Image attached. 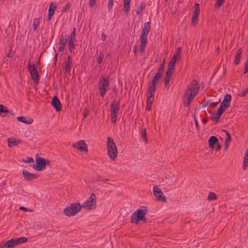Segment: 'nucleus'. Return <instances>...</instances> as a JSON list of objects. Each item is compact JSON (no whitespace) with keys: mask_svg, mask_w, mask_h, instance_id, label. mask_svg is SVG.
I'll return each mask as SVG.
<instances>
[{"mask_svg":"<svg viewBox=\"0 0 248 248\" xmlns=\"http://www.w3.org/2000/svg\"><path fill=\"white\" fill-rule=\"evenodd\" d=\"M14 238H12L5 243L2 242L0 244V248H13L15 247L13 242Z\"/></svg>","mask_w":248,"mask_h":248,"instance_id":"obj_19","label":"nucleus"},{"mask_svg":"<svg viewBox=\"0 0 248 248\" xmlns=\"http://www.w3.org/2000/svg\"><path fill=\"white\" fill-rule=\"evenodd\" d=\"M22 161L23 162L29 163H32L34 162V160H33V158L31 157H27L26 159H22Z\"/></svg>","mask_w":248,"mask_h":248,"instance_id":"obj_48","label":"nucleus"},{"mask_svg":"<svg viewBox=\"0 0 248 248\" xmlns=\"http://www.w3.org/2000/svg\"><path fill=\"white\" fill-rule=\"evenodd\" d=\"M248 93V87L245 89H244L241 93L238 94V95L240 97L245 96Z\"/></svg>","mask_w":248,"mask_h":248,"instance_id":"obj_47","label":"nucleus"},{"mask_svg":"<svg viewBox=\"0 0 248 248\" xmlns=\"http://www.w3.org/2000/svg\"><path fill=\"white\" fill-rule=\"evenodd\" d=\"M248 167V150L246 151L243 158V169L245 170Z\"/></svg>","mask_w":248,"mask_h":248,"instance_id":"obj_26","label":"nucleus"},{"mask_svg":"<svg viewBox=\"0 0 248 248\" xmlns=\"http://www.w3.org/2000/svg\"><path fill=\"white\" fill-rule=\"evenodd\" d=\"M177 57H178V56L176 55V54H174L173 55L172 57L171 58L170 62H174V63H176V59H177Z\"/></svg>","mask_w":248,"mask_h":248,"instance_id":"obj_55","label":"nucleus"},{"mask_svg":"<svg viewBox=\"0 0 248 248\" xmlns=\"http://www.w3.org/2000/svg\"><path fill=\"white\" fill-rule=\"evenodd\" d=\"M194 121H195L196 128H197V130H199V123H198V121L195 115L194 116Z\"/></svg>","mask_w":248,"mask_h":248,"instance_id":"obj_57","label":"nucleus"},{"mask_svg":"<svg viewBox=\"0 0 248 248\" xmlns=\"http://www.w3.org/2000/svg\"><path fill=\"white\" fill-rule=\"evenodd\" d=\"M96 196L94 193H92L89 199L81 204V208H88L89 210L93 209L96 207Z\"/></svg>","mask_w":248,"mask_h":248,"instance_id":"obj_7","label":"nucleus"},{"mask_svg":"<svg viewBox=\"0 0 248 248\" xmlns=\"http://www.w3.org/2000/svg\"><path fill=\"white\" fill-rule=\"evenodd\" d=\"M22 174L24 178L28 181H32L38 177V175L31 173L25 170H23Z\"/></svg>","mask_w":248,"mask_h":248,"instance_id":"obj_16","label":"nucleus"},{"mask_svg":"<svg viewBox=\"0 0 248 248\" xmlns=\"http://www.w3.org/2000/svg\"><path fill=\"white\" fill-rule=\"evenodd\" d=\"M148 91V94L147 96V100H146V110H150L151 109V107L154 100V95L155 93L149 91Z\"/></svg>","mask_w":248,"mask_h":248,"instance_id":"obj_14","label":"nucleus"},{"mask_svg":"<svg viewBox=\"0 0 248 248\" xmlns=\"http://www.w3.org/2000/svg\"><path fill=\"white\" fill-rule=\"evenodd\" d=\"M142 131L141 133V137L142 139H143L145 142L146 143H148V138H147V135L146 133V127H144L142 129Z\"/></svg>","mask_w":248,"mask_h":248,"instance_id":"obj_31","label":"nucleus"},{"mask_svg":"<svg viewBox=\"0 0 248 248\" xmlns=\"http://www.w3.org/2000/svg\"><path fill=\"white\" fill-rule=\"evenodd\" d=\"M163 74L157 72L155 75L153 77L151 81L149 82L148 86V90L149 91L155 92V85L157 81L162 78Z\"/></svg>","mask_w":248,"mask_h":248,"instance_id":"obj_9","label":"nucleus"},{"mask_svg":"<svg viewBox=\"0 0 248 248\" xmlns=\"http://www.w3.org/2000/svg\"><path fill=\"white\" fill-rule=\"evenodd\" d=\"M225 109L222 108V107H219L217 108V113L218 117H221L223 113L225 111Z\"/></svg>","mask_w":248,"mask_h":248,"instance_id":"obj_44","label":"nucleus"},{"mask_svg":"<svg viewBox=\"0 0 248 248\" xmlns=\"http://www.w3.org/2000/svg\"><path fill=\"white\" fill-rule=\"evenodd\" d=\"M138 46L137 45H135L134 46V50L133 52L136 54L137 52V51L138 50Z\"/></svg>","mask_w":248,"mask_h":248,"instance_id":"obj_63","label":"nucleus"},{"mask_svg":"<svg viewBox=\"0 0 248 248\" xmlns=\"http://www.w3.org/2000/svg\"><path fill=\"white\" fill-rule=\"evenodd\" d=\"M90 111L88 109L85 108L84 109V114H83V116L84 118H86L87 116L89 114Z\"/></svg>","mask_w":248,"mask_h":248,"instance_id":"obj_54","label":"nucleus"},{"mask_svg":"<svg viewBox=\"0 0 248 248\" xmlns=\"http://www.w3.org/2000/svg\"><path fill=\"white\" fill-rule=\"evenodd\" d=\"M218 142V139L215 136H211L208 140L209 146L211 148H214L215 144Z\"/></svg>","mask_w":248,"mask_h":248,"instance_id":"obj_20","label":"nucleus"},{"mask_svg":"<svg viewBox=\"0 0 248 248\" xmlns=\"http://www.w3.org/2000/svg\"><path fill=\"white\" fill-rule=\"evenodd\" d=\"M56 8V5L52 3H50L48 9V14L47 16L48 21L51 19L52 16L54 15L55 11Z\"/></svg>","mask_w":248,"mask_h":248,"instance_id":"obj_18","label":"nucleus"},{"mask_svg":"<svg viewBox=\"0 0 248 248\" xmlns=\"http://www.w3.org/2000/svg\"><path fill=\"white\" fill-rule=\"evenodd\" d=\"M222 131L225 132L227 136V138L225 141H226V142H230L232 140L231 136L230 134L226 130H222Z\"/></svg>","mask_w":248,"mask_h":248,"instance_id":"obj_41","label":"nucleus"},{"mask_svg":"<svg viewBox=\"0 0 248 248\" xmlns=\"http://www.w3.org/2000/svg\"><path fill=\"white\" fill-rule=\"evenodd\" d=\"M147 207L144 206L137 209L131 215L130 222L138 224L140 221H143L144 223H146L147 221L145 215L147 213Z\"/></svg>","mask_w":248,"mask_h":248,"instance_id":"obj_2","label":"nucleus"},{"mask_svg":"<svg viewBox=\"0 0 248 248\" xmlns=\"http://www.w3.org/2000/svg\"><path fill=\"white\" fill-rule=\"evenodd\" d=\"M40 18H35L33 20V24H32V28L34 31H35L37 27L40 24Z\"/></svg>","mask_w":248,"mask_h":248,"instance_id":"obj_32","label":"nucleus"},{"mask_svg":"<svg viewBox=\"0 0 248 248\" xmlns=\"http://www.w3.org/2000/svg\"><path fill=\"white\" fill-rule=\"evenodd\" d=\"M68 50L71 53L74 52V50L75 49L74 40H69L68 42Z\"/></svg>","mask_w":248,"mask_h":248,"instance_id":"obj_28","label":"nucleus"},{"mask_svg":"<svg viewBox=\"0 0 248 248\" xmlns=\"http://www.w3.org/2000/svg\"><path fill=\"white\" fill-rule=\"evenodd\" d=\"M242 53V48H240L237 50L235 55L234 61L233 62V63L235 65H237L240 63Z\"/></svg>","mask_w":248,"mask_h":248,"instance_id":"obj_21","label":"nucleus"},{"mask_svg":"<svg viewBox=\"0 0 248 248\" xmlns=\"http://www.w3.org/2000/svg\"><path fill=\"white\" fill-rule=\"evenodd\" d=\"M171 76H172L171 75L168 74V73L167 74L165 73V76L164 78V84L166 86H167L169 84Z\"/></svg>","mask_w":248,"mask_h":248,"instance_id":"obj_33","label":"nucleus"},{"mask_svg":"<svg viewBox=\"0 0 248 248\" xmlns=\"http://www.w3.org/2000/svg\"><path fill=\"white\" fill-rule=\"evenodd\" d=\"M104 57V55L102 53H100L99 54V56L97 59V62L98 64H101L102 62L103 58Z\"/></svg>","mask_w":248,"mask_h":248,"instance_id":"obj_43","label":"nucleus"},{"mask_svg":"<svg viewBox=\"0 0 248 248\" xmlns=\"http://www.w3.org/2000/svg\"><path fill=\"white\" fill-rule=\"evenodd\" d=\"M28 240L26 237H20L18 238H14L13 242L15 246L18 245L20 244L25 243Z\"/></svg>","mask_w":248,"mask_h":248,"instance_id":"obj_27","label":"nucleus"},{"mask_svg":"<svg viewBox=\"0 0 248 248\" xmlns=\"http://www.w3.org/2000/svg\"><path fill=\"white\" fill-rule=\"evenodd\" d=\"M147 43H143L140 42V51L141 53H143L145 51V48L146 46Z\"/></svg>","mask_w":248,"mask_h":248,"instance_id":"obj_45","label":"nucleus"},{"mask_svg":"<svg viewBox=\"0 0 248 248\" xmlns=\"http://www.w3.org/2000/svg\"><path fill=\"white\" fill-rule=\"evenodd\" d=\"M21 142L19 140H17L15 138H8V146L11 147L13 146H17Z\"/></svg>","mask_w":248,"mask_h":248,"instance_id":"obj_23","label":"nucleus"},{"mask_svg":"<svg viewBox=\"0 0 248 248\" xmlns=\"http://www.w3.org/2000/svg\"><path fill=\"white\" fill-rule=\"evenodd\" d=\"M107 147L108 156L112 160H115L117 156L118 151L114 140L111 137L107 138Z\"/></svg>","mask_w":248,"mask_h":248,"instance_id":"obj_3","label":"nucleus"},{"mask_svg":"<svg viewBox=\"0 0 248 248\" xmlns=\"http://www.w3.org/2000/svg\"><path fill=\"white\" fill-rule=\"evenodd\" d=\"M72 62V57L70 55H69L67 57V59L64 62L65 65L64 68L65 73H69L71 72Z\"/></svg>","mask_w":248,"mask_h":248,"instance_id":"obj_17","label":"nucleus"},{"mask_svg":"<svg viewBox=\"0 0 248 248\" xmlns=\"http://www.w3.org/2000/svg\"><path fill=\"white\" fill-rule=\"evenodd\" d=\"M19 209L20 210L24 211H31V210H29V208H26L23 206L19 207Z\"/></svg>","mask_w":248,"mask_h":248,"instance_id":"obj_59","label":"nucleus"},{"mask_svg":"<svg viewBox=\"0 0 248 248\" xmlns=\"http://www.w3.org/2000/svg\"><path fill=\"white\" fill-rule=\"evenodd\" d=\"M121 99L119 98L117 101L115 100L113 101L110 105L111 115H118L120 109Z\"/></svg>","mask_w":248,"mask_h":248,"instance_id":"obj_12","label":"nucleus"},{"mask_svg":"<svg viewBox=\"0 0 248 248\" xmlns=\"http://www.w3.org/2000/svg\"><path fill=\"white\" fill-rule=\"evenodd\" d=\"M151 24L150 22L144 23L140 36V42L147 43V36L151 29Z\"/></svg>","mask_w":248,"mask_h":248,"instance_id":"obj_8","label":"nucleus"},{"mask_svg":"<svg viewBox=\"0 0 248 248\" xmlns=\"http://www.w3.org/2000/svg\"><path fill=\"white\" fill-rule=\"evenodd\" d=\"M73 146L80 151L87 152L88 151L87 144L83 140L77 141L76 143H73Z\"/></svg>","mask_w":248,"mask_h":248,"instance_id":"obj_13","label":"nucleus"},{"mask_svg":"<svg viewBox=\"0 0 248 248\" xmlns=\"http://www.w3.org/2000/svg\"><path fill=\"white\" fill-rule=\"evenodd\" d=\"M108 77H106L104 75H101L98 83V88L101 96H104L108 86Z\"/></svg>","mask_w":248,"mask_h":248,"instance_id":"obj_5","label":"nucleus"},{"mask_svg":"<svg viewBox=\"0 0 248 248\" xmlns=\"http://www.w3.org/2000/svg\"><path fill=\"white\" fill-rule=\"evenodd\" d=\"M248 72V57L245 64V68L244 71V74H246Z\"/></svg>","mask_w":248,"mask_h":248,"instance_id":"obj_51","label":"nucleus"},{"mask_svg":"<svg viewBox=\"0 0 248 248\" xmlns=\"http://www.w3.org/2000/svg\"><path fill=\"white\" fill-rule=\"evenodd\" d=\"M68 41V36L62 33L60 36V45L61 46H66Z\"/></svg>","mask_w":248,"mask_h":248,"instance_id":"obj_25","label":"nucleus"},{"mask_svg":"<svg viewBox=\"0 0 248 248\" xmlns=\"http://www.w3.org/2000/svg\"><path fill=\"white\" fill-rule=\"evenodd\" d=\"M76 28L74 27L73 29L72 32L71 33L69 40H75L76 36Z\"/></svg>","mask_w":248,"mask_h":248,"instance_id":"obj_40","label":"nucleus"},{"mask_svg":"<svg viewBox=\"0 0 248 248\" xmlns=\"http://www.w3.org/2000/svg\"><path fill=\"white\" fill-rule=\"evenodd\" d=\"M32 167L37 171L45 169L46 167V159L42 157H36V164H33Z\"/></svg>","mask_w":248,"mask_h":248,"instance_id":"obj_10","label":"nucleus"},{"mask_svg":"<svg viewBox=\"0 0 248 248\" xmlns=\"http://www.w3.org/2000/svg\"><path fill=\"white\" fill-rule=\"evenodd\" d=\"M130 1H124V10L125 13L128 14L130 10Z\"/></svg>","mask_w":248,"mask_h":248,"instance_id":"obj_30","label":"nucleus"},{"mask_svg":"<svg viewBox=\"0 0 248 248\" xmlns=\"http://www.w3.org/2000/svg\"><path fill=\"white\" fill-rule=\"evenodd\" d=\"M13 52H12V50H10L8 53L7 54V56L9 58H11L13 56Z\"/></svg>","mask_w":248,"mask_h":248,"instance_id":"obj_61","label":"nucleus"},{"mask_svg":"<svg viewBox=\"0 0 248 248\" xmlns=\"http://www.w3.org/2000/svg\"><path fill=\"white\" fill-rule=\"evenodd\" d=\"M232 99V96L230 94H226L224 96V99L222 101V102L224 104H227L229 106L230 102L231 101Z\"/></svg>","mask_w":248,"mask_h":248,"instance_id":"obj_29","label":"nucleus"},{"mask_svg":"<svg viewBox=\"0 0 248 248\" xmlns=\"http://www.w3.org/2000/svg\"><path fill=\"white\" fill-rule=\"evenodd\" d=\"M164 69L165 65H164V64H161L159 66L158 72H161L163 74L164 72Z\"/></svg>","mask_w":248,"mask_h":248,"instance_id":"obj_52","label":"nucleus"},{"mask_svg":"<svg viewBox=\"0 0 248 248\" xmlns=\"http://www.w3.org/2000/svg\"><path fill=\"white\" fill-rule=\"evenodd\" d=\"M153 192L154 195L156 198L157 201L166 202L167 200L166 197L164 196H163V193L158 186H154Z\"/></svg>","mask_w":248,"mask_h":248,"instance_id":"obj_11","label":"nucleus"},{"mask_svg":"<svg viewBox=\"0 0 248 248\" xmlns=\"http://www.w3.org/2000/svg\"><path fill=\"white\" fill-rule=\"evenodd\" d=\"M146 5L144 2H141L140 4V6L138 7V9L137 11V15L140 14L142 11V10L145 8Z\"/></svg>","mask_w":248,"mask_h":248,"instance_id":"obj_37","label":"nucleus"},{"mask_svg":"<svg viewBox=\"0 0 248 248\" xmlns=\"http://www.w3.org/2000/svg\"><path fill=\"white\" fill-rule=\"evenodd\" d=\"M218 104V102H212L209 103V105L212 107H215Z\"/></svg>","mask_w":248,"mask_h":248,"instance_id":"obj_62","label":"nucleus"},{"mask_svg":"<svg viewBox=\"0 0 248 248\" xmlns=\"http://www.w3.org/2000/svg\"><path fill=\"white\" fill-rule=\"evenodd\" d=\"M71 3L70 2H68L66 4V5L63 7V8L62 10V13H64L66 11H67V10H68L70 9V8L71 7Z\"/></svg>","mask_w":248,"mask_h":248,"instance_id":"obj_49","label":"nucleus"},{"mask_svg":"<svg viewBox=\"0 0 248 248\" xmlns=\"http://www.w3.org/2000/svg\"><path fill=\"white\" fill-rule=\"evenodd\" d=\"M9 112V110L7 107L0 104V115H1L2 113H7Z\"/></svg>","mask_w":248,"mask_h":248,"instance_id":"obj_34","label":"nucleus"},{"mask_svg":"<svg viewBox=\"0 0 248 248\" xmlns=\"http://www.w3.org/2000/svg\"><path fill=\"white\" fill-rule=\"evenodd\" d=\"M52 57V52L51 51L50 52V53L49 54V55H48V56L46 58L45 63H46V65H47L49 63Z\"/></svg>","mask_w":248,"mask_h":248,"instance_id":"obj_46","label":"nucleus"},{"mask_svg":"<svg viewBox=\"0 0 248 248\" xmlns=\"http://www.w3.org/2000/svg\"><path fill=\"white\" fill-rule=\"evenodd\" d=\"M175 63L172 62H170L168 63V67L167 71L166 72V74H168L170 75H172V72L174 70L175 68Z\"/></svg>","mask_w":248,"mask_h":248,"instance_id":"obj_24","label":"nucleus"},{"mask_svg":"<svg viewBox=\"0 0 248 248\" xmlns=\"http://www.w3.org/2000/svg\"><path fill=\"white\" fill-rule=\"evenodd\" d=\"M57 60H58V54L57 53H55L54 57L53 58L54 66H55L56 65V63L57 62Z\"/></svg>","mask_w":248,"mask_h":248,"instance_id":"obj_56","label":"nucleus"},{"mask_svg":"<svg viewBox=\"0 0 248 248\" xmlns=\"http://www.w3.org/2000/svg\"><path fill=\"white\" fill-rule=\"evenodd\" d=\"M217 199V195L212 192H210L208 194L207 199L209 201L216 200Z\"/></svg>","mask_w":248,"mask_h":248,"instance_id":"obj_35","label":"nucleus"},{"mask_svg":"<svg viewBox=\"0 0 248 248\" xmlns=\"http://www.w3.org/2000/svg\"><path fill=\"white\" fill-rule=\"evenodd\" d=\"M198 16L193 15L191 19V23L193 25H196L198 21Z\"/></svg>","mask_w":248,"mask_h":248,"instance_id":"obj_42","label":"nucleus"},{"mask_svg":"<svg viewBox=\"0 0 248 248\" xmlns=\"http://www.w3.org/2000/svg\"><path fill=\"white\" fill-rule=\"evenodd\" d=\"M118 115H111L112 123L114 124L116 122Z\"/></svg>","mask_w":248,"mask_h":248,"instance_id":"obj_53","label":"nucleus"},{"mask_svg":"<svg viewBox=\"0 0 248 248\" xmlns=\"http://www.w3.org/2000/svg\"><path fill=\"white\" fill-rule=\"evenodd\" d=\"M220 117H218L217 113L214 112L212 114V116L211 117V119L213 121H215L216 123H218V121L217 119H219Z\"/></svg>","mask_w":248,"mask_h":248,"instance_id":"obj_38","label":"nucleus"},{"mask_svg":"<svg viewBox=\"0 0 248 248\" xmlns=\"http://www.w3.org/2000/svg\"><path fill=\"white\" fill-rule=\"evenodd\" d=\"M96 2V0H90V6H93V5H95Z\"/></svg>","mask_w":248,"mask_h":248,"instance_id":"obj_60","label":"nucleus"},{"mask_svg":"<svg viewBox=\"0 0 248 248\" xmlns=\"http://www.w3.org/2000/svg\"><path fill=\"white\" fill-rule=\"evenodd\" d=\"M219 107H222V108H223L224 109L226 110V109L228 108L229 106L227 105L226 104H224L222 102L220 104V105Z\"/></svg>","mask_w":248,"mask_h":248,"instance_id":"obj_58","label":"nucleus"},{"mask_svg":"<svg viewBox=\"0 0 248 248\" xmlns=\"http://www.w3.org/2000/svg\"><path fill=\"white\" fill-rule=\"evenodd\" d=\"M18 121L26 124H31L33 122V119L31 118H28L25 116H19L17 117Z\"/></svg>","mask_w":248,"mask_h":248,"instance_id":"obj_22","label":"nucleus"},{"mask_svg":"<svg viewBox=\"0 0 248 248\" xmlns=\"http://www.w3.org/2000/svg\"><path fill=\"white\" fill-rule=\"evenodd\" d=\"M113 0H109L108 3V8L109 11H110L113 7Z\"/></svg>","mask_w":248,"mask_h":248,"instance_id":"obj_50","label":"nucleus"},{"mask_svg":"<svg viewBox=\"0 0 248 248\" xmlns=\"http://www.w3.org/2000/svg\"><path fill=\"white\" fill-rule=\"evenodd\" d=\"M194 14L193 15L198 16L200 14V5L198 3H196L194 7Z\"/></svg>","mask_w":248,"mask_h":248,"instance_id":"obj_36","label":"nucleus"},{"mask_svg":"<svg viewBox=\"0 0 248 248\" xmlns=\"http://www.w3.org/2000/svg\"><path fill=\"white\" fill-rule=\"evenodd\" d=\"M51 105L57 111H60L62 109L61 103L57 96L52 98Z\"/></svg>","mask_w":248,"mask_h":248,"instance_id":"obj_15","label":"nucleus"},{"mask_svg":"<svg viewBox=\"0 0 248 248\" xmlns=\"http://www.w3.org/2000/svg\"><path fill=\"white\" fill-rule=\"evenodd\" d=\"M200 89L198 81L193 79L188 85L185 92L186 96L183 98V104L185 107H188L194 96L198 94Z\"/></svg>","mask_w":248,"mask_h":248,"instance_id":"obj_1","label":"nucleus"},{"mask_svg":"<svg viewBox=\"0 0 248 248\" xmlns=\"http://www.w3.org/2000/svg\"><path fill=\"white\" fill-rule=\"evenodd\" d=\"M81 204L79 202L71 204L63 210L64 214L68 217L73 216L81 210Z\"/></svg>","mask_w":248,"mask_h":248,"instance_id":"obj_4","label":"nucleus"},{"mask_svg":"<svg viewBox=\"0 0 248 248\" xmlns=\"http://www.w3.org/2000/svg\"><path fill=\"white\" fill-rule=\"evenodd\" d=\"M225 0H217L215 2L214 6L215 7H217L218 9L220 8V6L224 3Z\"/></svg>","mask_w":248,"mask_h":248,"instance_id":"obj_39","label":"nucleus"},{"mask_svg":"<svg viewBox=\"0 0 248 248\" xmlns=\"http://www.w3.org/2000/svg\"><path fill=\"white\" fill-rule=\"evenodd\" d=\"M107 36L105 33H103L101 36V39L102 41H105L106 40Z\"/></svg>","mask_w":248,"mask_h":248,"instance_id":"obj_64","label":"nucleus"},{"mask_svg":"<svg viewBox=\"0 0 248 248\" xmlns=\"http://www.w3.org/2000/svg\"><path fill=\"white\" fill-rule=\"evenodd\" d=\"M28 68L31 75V78L34 82L36 84H38L39 82L40 77L34 63L33 62L31 63L29 62L28 63Z\"/></svg>","mask_w":248,"mask_h":248,"instance_id":"obj_6","label":"nucleus"}]
</instances>
